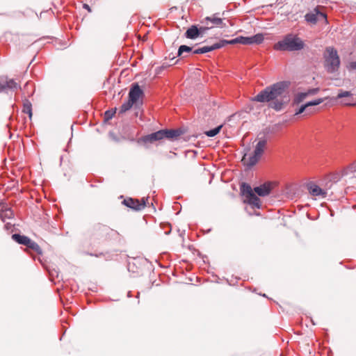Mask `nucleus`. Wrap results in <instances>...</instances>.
I'll list each match as a JSON object with an SVG mask.
<instances>
[{"label": "nucleus", "instance_id": "obj_5", "mask_svg": "<svg viewBox=\"0 0 356 356\" xmlns=\"http://www.w3.org/2000/svg\"><path fill=\"white\" fill-rule=\"evenodd\" d=\"M185 133L184 130L179 129H161L156 132L145 136L141 139L144 143H154L162 139L176 140L179 136Z\"/></svg>", "mask_w": 356, "mask_h": 356}, {"label": "nucleus", "instance_id": "obj_22", "mask_svg": "<svg viewBox=\"0 0 356 356\" xmlns=\"http://www.w3.org/2000/svg\"><path fill=\"white\" fill-rule=\"evenodd\" d=\"M4 86H6V89H9L12 91H15L18 89H21L20 86L15 81L14 79H11L4 82Z\"/></svg>", "mask_w": 356, "mask_h": 356}, {"label": "nucleus", "instance_id": "obj_1", "mask_svg": "<svg viewBox=\"0 0 356 356\" xmlns=\"http://www.w3.org/2000/svg\"><path fill=\"white\" fill-rule=\"evenodd\" d=\"M289 83L279 81L261 90L251 101L268 103L270 108L279 111L284 109L290 102Z\"/></svg>", "mask_w": 356, "mask_h": 356}, {"label": "nucleus", "instance_id": "obj_41", "mask_svg": "<svg viewBox=\"0 0 356 356\" xmlns=\"http://www.w3.org/2000/svg\"><path fill=\"white\" fill-rule=\"evenodd\" d=\"M106 112H108V111H117V108L115 107V108H111V110H106Z\"/></svg>", "mask_w": 356, "mask_h": 356}, {"label": "nucleus", "instance_id": "obj_6", "mask_svg": "<svg viewBox=\"0 0 356 356\" xmlns=\"http://www.w3.org/2000/svg\"><path fill=\"white\" fill-rule=\"evenodd\" d=\"M325 68L328 73L337 72L340 67V58L337 51L332 47H327L323 54Z\"/></svg>", "mask_w": 356, "mask_h": 356}, {"label": "nucleus", "instance_id": "obj_12", "mask_svg": "<svg viewBox=\"0 0 356 356\" xmlns=\"http://www.w3.org/2000/svg\"><path fill=\"white\" fill-rule=\"evenodd\" d=\"M202 24H206V25H209L211 26V29L213 27H223L225 24L223 23L222 19L218 17V13H215L209 17H206L201 22Z\"/></svg>", "mask_w": 356, "mask_h": 356}, {"label": "nucleus", "instance_id": "obj_36", "mask_svg": "<svg viewBox=\"0 0 356 356\" xmlns=\"http://www.w3.org/2000/svg\"><path fill=\"white\" fill-rule=\"evenodd\" d=\"M349 68L350 70H356V61H353L349 64Z\"/></svg>", "mask_w": 356, "mask_h": 356}, {"label": "nucleus", "instance_id": "obj_39", "mask_svg": "<svg viewBox=\"0 0 356 356\" xmlns=\"http://www.w3.org/2000/svg\"><path fill=\"white\" fill-rule=\"evenodd\" d=\"M83 8L86 9L88 11L91 12V9H90V6L88 4L84 3L83 5Z\"/></svg>", "mask_w": 356, "mask_h": 356}, {"label": "nucleus", "instance_id": "obj_18", "mask_svg": "<svg viewBox=\"0 0 356 356\" xmlns=\"http://www.w3.org/2000/svg\"><path fill=\"white\" fill-rule=\"evenodd\" d=\"M244 202L250 205L252 209H260L261 207V200L256 195L255 193L252 196L247 197Z\"/></svg>", "mask_w": 356, "mask_h": 356}, {"label": "nucleus", "instance_id": "obj_15", "mask_svg": "<svg viewBox=\"0 0 356 356\" xmlns=\"http://www.w3.org/2000/svg\"><path fill=\"white\" fill-rule=\"evenodd\" d=\"M254 193L257 194L260 197H265L270 194L271 188L269 184H264L254 188Z\"/></svg>", "mask_w": 356, "mask_h": 356}, {"label": "nucleus", "instance_id": "obj_4", "mask_svg": "<svg viewBox=\"0 0 356 356\" xmlns=\"http://www.w3.org/2000/svg\"><path fill=\"white\" fill-rule=\"evenodd\" d=\"M305 47L304 41L297 35L289 33L274 45V49L282 51H298Z\"/></svg>", "mask_w": 356, "mask_h": 356}, {"label": "nucleus", "instance_id": "obj_21", "mask_svg": "<svg viewBox=\"0 0 356 356\" xmlns=\"http://www.w3.org/2000/svg\"><path fill=\"white\" fill-rule=\"evenodd\" d=\"M12 238L19 244H22L24 245H26L29 242V238L24 235H21L19 234H13L12 235Z\"/></svg>", "mask_w": 356, "mask_h": 356}, {"label": "nucleus", "instance_id": "obj_19", "mask_svg": "<svg viewBox=\"0 0 356 356\" xmlns=\"http://www.w3.org/2000/svg\"><path fill=\"white\" fill-rule=\"evenodd\" d=\"M241 193L242 195L245 196L246 199L248 197L252 196L254 191L250 184L243 182L241 185Z\"/></svg>", "mask_w": 356, "mask_h": 356}, {"label": "nucleus", "instance_id": "obj_25", "mask_svg": "<svg viewBox=\"0 0 356 356\" xmlns=\"http://www.w3.org/2000/svg\"><path fill=\"white\" fill-rule=\"evenodd\" d=\"M251 37V43L252 44H261L264 40V35L262 33H257L254 35H252V36H250Z\"/></svg>", "mask_w": 356, "mask_h": 356}, {"label": "nucleus", "instance_id": "obj_38", "mask_svg": "<svg viewBox=\"0 0 356 356\" xmlns=\"http://www.w3.org/2000/svg\"><path fill=\"white\" fill-rule=\"evenodd\" d=\"M5 90H6V86H4V82L0 83V92L4 91Z\"/></svg>", "mask_w": 356, "mask_h": 356}, {"label": "nucleus", "instance_id": "obj_10", "mask_svg": "<svg viewBox=\"0 0 356 356\" xmlns=\"http://www.w3.org/2000/svg\"><path fill=\"white\" fill-rule=\"evenodd\" d=\"M305 20L312 24H316L318 21H326V15L318 10V8L314 9L313 11L307 13L305 16Z\"/></svg>", "mask_w": 356, "mask_h": 356}, {"label": "nucleus", "instance_id": "obj_42", "mask_svg": "<svg viewBox=\"0 0 356 356\" xmlns=\"http://www.w3.org/2000/svg\"><path fill=\"white\" fill-rule=\"evenodd\" d=\"M301 113H298V112L295 113V115H293V118H294L296 115H297L298 114H301Z\"/></svg>", "mask_w": 356, "mask_h": 356}, {"label": "nucleus", "instance_id": "obj_33", "mask_svg": "<svg viewBox=\"0 0 356 356\" xmlns=\"http://www.w3.org/2000/svg\"><path fill=\"white\" fill-rule=\"evenodd\" d=\"M23 105H24V108H23L22 111H32V105L30 102H29L28 100H26L24 102Z\"/></svg>", "mask_w": 356, "mask_h": 356}, {"label": "nucleus", "instance_id": "obj_17", "mask_svg": "<svg viewBox=\"0 0 356 356\" xmlns=\"http://www.w3.org/2000/svg\"><path fill=\"white\" fill-rule=\"evenodd\" d=\"M185 38L190 40H195L200 37V32L197 25L191 26L184 33Z\"/></svg>", "mask_w": 356, "mask_h": 356}, {"label": "nucleus", "instance_id": "obj_31", "mask_svg": "<svg viewBox=\"0 0 356 356\" xmlns=\"http://www.w3.org/2000/svg\"><path fill=\"white\" fill-rule=\"evenodd\" d=\"M240 44H252L251 37L239 36Z\"/></svg>", "mask_w": 356, "mask_h": 356}, {"label": "nucleus", "instance_id": "obj_40", "mask_svg": "<svg viewBox=\"0 0 356 356\" xmlns=\"http://www.w3.org/2000/svg\"><path fill=\"white\" fill-rule=\"evenodd\" d=\"M29 86L32 87V84L30 82H26L25 86H24V89L28 88Z\"/></svg>", "mask_w": 356, "mask_h": 356}, {"label": "nucleus", "instance_id": "obj_43", "mask_svg": "<svg viewBox=\"0 0 356 356\" xmlns=\"http://www.w3.org/2000/svg\"><path fill=\"white\" fill-rule=\"evenodd\" d=\"M217 109H222V106H218V108H217Z\"/></svg>", "mask_w": 356, "mask_h": 356}, {"label": "nucleus", "instance_id": "obj_26", "mask_svg": "<svg viewBox=\"0 0 356 356\" xmlns=\"http://www.w3.org/2000/svg\"><path fill=\"white\" fill-rule=\"evenodd\" d=\"M226 40H220V41L214 43L213 44L209 46V51H212L216 49H220L225 46Z\"/></svg>", "mask_w": 356, "mask_h": 356}, {"label": "nucleus", "instance_id": "obj_11", "mask_svg": "<svg viewBox=\"0 0 356 356\" xmlns=\"http://www.w3.org/2000/svg\"><path fill=\"white\" fill-rule=\"evenodd\" d=\"M147 200V198L145 199L144 197L142 198V200L140 201L138 200H136V199H133V198L130 197V198L124 200V201L122 202L127 207H129L136 211H140L145 207Z\"/></svg>", "mask_w": 356, "mask_h": 356}, {"label": "nucleus", "instance_id": "obj_23", "mask_svg": "<svg viewBox=\"0 0 356 356\" xmlns=\"http://www.w3.org/2000/svg\"><path fill=\"white\" fill-rule=\"evenodd\" d=\"M26 246L28 248L33 250L38 254H41L42 252L39 245L36 242L32 241L31 238H29V242L27 243Z\"/></svg>", "mask_w": 356, "mask_h": 356}, {"label": "nucleus", "instance_id": "obj_28", "mask_svg": "<svg viewBox=\"0 0 356 356\" xmlns=\"http://www.w3.org/2000/svg\"><path fill=\"white\" fill-rule=\"evenodd\" d=\"M209 51V46H204L198 49H195L193 53L195 54H202Z\"/></svg>", "mask_w": 356, "mask_h": 356}, {"label": "nucleus", "instance_id": "obj_32", "mask_svg": "<svg viewBox=\"0 0 356 356\" xmlns=\"http://www.w3.org/2000/svg\"><path fill=\"white\" fill-rule=\"evenodd\" d=\"M115 114V113H104V123H108L114 117Z\"/></svg>", "mask_w": 356, "mask_h": 356}, {"label": "nucleus", "instance_id": "obj_2", "mask_svg": "<svg viewBox=\"0 0 356 356\" xmlns=\"http://www.w3.org/2000/svg\"><path fill=\"white\" fill-rule=\"evenodd\" d=\"M143 97L144 92L138 83H133L129 92L128 100L122 104L120 111H128L131 108L144 111L145 108L142 107Z\"/></svg>", "mask_w": 356, "mask_h": 356}, {"label": "nucleus", "instance_id": "obj_30", "mask_svg": "<svg viewBox=\"0 0 356 356\" xmlns=\"http://www.w3.org/2000/svg\"><path fill=\"white\" fill-rule=\"evenodd\" d=\"M13 211L10 209H6L3 213L1 214V218L2 219V220L4 221L5 218H13Z\"/></svg>", "mask_w": 356, "mask_h": 356}, {"label": "nucleus", "instance_id": "obj_34", "mask_svg": "<svg viewBox=\"0 0 356 356\" xmlns=\"http://www.w3.org/2000/svg\"><path fill=\"white\" fill-rule=\"evenodd\" d=\"M238 43L240 44L239 37H237L236 38H234V39L229 40H226L225 45L226 44H238Z\"/></svg>", "mask_w": 356, "mask_h": 356}, {"label": "nucleus", "instance_id": "obj_13", "mask_svg": "<svg viewBox=\"0 0 356 356\" xmlns=\"http://www.w3.org/2000/svg\"><path fill=\"white\" fill-rule=\"evenodd\" d=\"M110 231V228L104 225L97 223L93 225L91 229V234L97 238H102L106 236L108 232Z\"/></svg>", "mask_w": 356, "mask_h": 356}, {"label": "nucleus", "instance_id": "obj_8", "mask_svg": "<svg viewBox=\"0 0 356 356\" xmlns=\"http://www.w3.org/2000/svg\"><path fill=\"white\" fill-rule=\"evenodd\" d=\"M291 120L293 119L288 118L285 115H281L279 116V120L277 122L272 125H269L259 134H262V136H267L268 140L270 136L280 131L283 128L284 125Z\"/></svg>", "mask_w": 356, "mask_h": 356}, {"label": "nucleus", "instance_id": "obj_3", "mask_svg": "<svg viewBox=\"0 0 356 356\" xmlns=\"http://www.w3.org/2000/svg\"><path fill=\"white\" fill-rule=\"evenodd\" d=\"M143 97L144 92L138 83H133L129 92L128 100L122 104L120 111H128L131 108L144 111L145 108L142 107Z\"/></svg>", "mask_w": 356, "mask_h": 356}, {"label": "nucleus", "instance_id": "obj_16", "mask_svg": "<svg viewBox=\"0 0 356 356\" xmlns=\"http://www.w3.org/2000/svg\"><path fill=\"white\" fill-rule=\"evenodd\" d=\"M307 188L309 193L313 196H322L325 197L326 192L321 188L318 185L310 183L307 185Z\"/></svg>", "mask_w": 356, "mask_h": 356}, {"label": "nucleus", "instance_id": "obj_27", "mask_svg": "<svg viewBox=\"0 0 356 356\" xmlns=\"http://www.w3.org/2000/svg\"><path fill=\"white\" fill-rule=\"evenodd\" d=\"M192 47L185 44H182L178 49L177 56H181L184 52H191L192 51Z\"/></svg>", "mask_w": 356, "mask_h": 356}, {"label": "nucleus", "instance_id": "obj_14", "mask_svg": "<svg viewBox=\"0 0 356 356\" xmlns=\"http://www.w3.org/2000/svg\"><path fill=\"white\" fill-rule=\"evenodd\" d=\"M318 91V89H312L309 90L305 92H298L296 94L293 99L292 104L293 106H298L300 103H302L305 98L309 95H314Z\"/></svg>", "mask_w": 356, "mask_h": 356}, {"label": "nucleus", "instance_id": "obj_24", "mask_svg": "<svg viewBox=\"0 0 356 356\" xmlns=\"http://www.w3.org/2000/svg\"><path fill=\"white\" fill-rule=\"evenodd\" d=\"M222 124H220L218 125V127H215L214 129H210V130H208V131H204V134L208 136V137H214L216 136L218 134L220 133V130L222 129Z\"/></svg>", "mask_w": 356, "mask_h": 356}, {"label": "nucleus", "instance_id": "obj_29", "mask_svg": "<svg viewBox=\"0 0 356 356\" xmlns=\"http://www.w3.org/2000/svg\"><path fill=\"white\" fill-rule=\"evenodd\" d=\"M203 25L198 27L199 32H200V36H203L208 30L211 29V26L209 25H206V24H202Z\"/></svg>", "mask_w": 356, "mask_h": 356}, {"label": "nucleus", "instance_id": "obj_35", "mask_svg": "<svg viewBox=\"0 0 356 356\" xmlns=\"http://www.w3.org/2000/svg\"><path fill=\"white\" fill-rule=\"evenodd\" d=\"M21 118H23V120H24L26 121V117H24V114H27L29 120H31L33 113H20Z\"/></svg>", "mask_w": 356, "mask_h": 356}, {"label": "nucleus", "instance_id": "obj_7", "mask_svg": "<svg viewBox=\"0 0 356 356\" xmlns=\"http://www.w3.org/2000/svg\"><path fill=\"white\" fill-rule=\"evenodd\" d=\"M258 138L259 141L255 146L253 154L249 156L248 161H246V154L243 156L242 159V161L244 162V164H245L249 168L254 166L260 159L261 156H262L264 152V149L268 141V137L265 136H262V134H259Z\"/></svg>", "mask_w": 356, "mask_h": 356}, {"label": "nucleus", "instance_id": "obj_37", "mask_svg": "<svg viewBox=\"0 0 356 356\" xmlns=\"http://www.w3.org/2000/svg\"><path fill=\"white\" fill-rule=\"evenodd\" d=\"M169 65H165L164 63L156 69V73H159L161 70L165 69Z\"/></svg>", "mask_w": 356, "mask_h": 356}, {"label": "nucleus", "instance_id": "obj_9", "mask_svg": "<svg viewBox=\"0 0 356 356\" xmlns=\"http://www.w3.org/2000/svg\"><path fill=\"white\" fill-rule=\"evenodd\" d=\"M337 99L341 104L345 106L356 105V96L349 91H340L337 96Z\"/></svg>", "mask_w": 356, "mask_h": 356}, {"label": "nucleus", "instance_id": "obj_20", "mask_svg": "<svg viewBox=\"0 0 356 356\" xmlns=\"http://www.w3.org/2000/svg\"><path fill=\"white\" fill-rule=\"evenodd\" d=\"M322 102L321 99H317L312 101H309L305 104H301L299 108L296 110V111H305V109L312 106H316L318 105Z\"/></svg>", "mask_w": 356, "mask_h": 356}]
</instances>
